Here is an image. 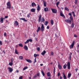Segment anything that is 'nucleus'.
Returning a JSON list of instances; mask_svg holds the SVG:
<instances>
[{
	"label": "nucleus",
	"mask_w": 79,
	"mask_h": 79,
	"mask_svg": "<svg viewBox=\"0 0 79 79\" xmlns=\"http://www.w3.org/2000/svg\"><path fill=\"white\" fill-rule=\"evenodd\" d=\"M51 10L52 11L53 13H55V14H56L57 13V10L55 9H51Z\"/></svg>",
	"instance_id": "obj_1"
},
{
	"label": "nucleus",
	"mask_w": 79,
	"mask_h": 79,
	"mask_svg": "<svg viewBox=\"0 0 79 79\" xmlns=\"http://www.w3.org/2000/svg\"><path fill=\"white\" fill-rule=\"evenodd\" d=\"M44 29H45V27H44V25L43 24H42L41 27V32H44Z\"/></svg>",
	"instance_id": "obj_2"
},
{
	"label": "nucleus",
	"mask_w": 79,
	"mask_h": 79,
	"mask_svg": "<svg viewBox=\"0 0 79 79\" xmlns=\"http://www.w3.org/2000/svg\"><path fill=\"white\" fill-rule=\"evenodd\" d=\"M75 43V42H74V41H73V42L72 44L70 45L69 46V48L71 49V48H73V47H74V44Z\"/></svg>",
	"instance_id": "obj_3"
},
{
	"label": "nucleus",
	"mask_w": 79,
	"mask_h": 79,
	"mask_svg": "<svg viewBox=\"0 0 79 79\" xmlns=\"http://www.w3.org/2000/svg\"><path fill=\"white\" fill-rule=\"evenodd\" d=\"M39 17L38 18V22L40 23L41 21V18H42V15L41 14H40V15L38 16Z\"/></svg>",
	"instance_id": "obj_4"
},
{
	"label": "nucleus",
	"mask_w": 79,
	"mask_h": 79,
	"mask_svg": "<svg viewBox=\"0 0 79 79\" xmlns=\"http://www.w3.org/2000/svg\"><path fill=\"white\" fill-rule=\"evenodd\" d=\"M67 68L68 69H71V67H70V62H68L67 64Z\"/></svg>",
	"instance_id": "obj_5"
},
{
	"label": "nucleus",
	"mask_w": 79,
	"mask_h": 79,
	"mask_svg": "<svg viewBox=\"0 0 79 79\" xmlns=\"http://www.w3.org/2000/svg\"><path fill=\"white\" fill-rule=\"evenodd\" d=\"M7 69H9V71L10 73H12V71H13V68L11 67H8L7 68Z\"/></svg>",
	"instance_id": "obj_6"
},
{
	"label": "nucleus",
	"mask_w": 79,
	"mask_h": 79,
	"mask_svg": "<svg viewBox=\"0 0 79 79\" xmlns=\"http://www.w3.org/2000/svg\"><path fill=\"white\" fill-rule=\"evenodd\" d=\"M65 21L67 23H71V21L69 19H66L65 20Z\"/></svg>",
	"instance_id": "obj_7"
},
{
	"label": "nucleus",
	"mask_w": 79,
	"mask_h": 79,
	"mask_svg": "<svg viewBox=\"0 0 79 79\" xmlns=\"http://www.w3.org/2000/svg\"><path fill=\"white\" fill-rule=\"evenodd\" d=\"M40 6L39 5V4L37 5V10L38 11H39L40 10Z\"/></svg>",
	"instance_id": "obj_8"
},
{
	"label": "nucleus",
	"mask_w": 79,
	"mask_h": 79,
	"mask_svg": "<svg viewBox=\"0 0 79 79\" xmlns=\"http://www.w3.org/2000/svg\"><path fill=\"white\" fill-rule=\"evenodd\" d=\"M19 24L18 23V22L17 21H15L14 22V26H18Z\"/></svg>",
	"instance_id": "obj_9"
},
{
	"label": "nucleus",
	"mask_w": 79,
	"mask_h": 79,
	"mask_svg": "<svg viewBox=\"0 0 79 79\" xmlns=\"http://www.w3.org/2000/svg\"><path fill=\"white\" fill-rule=\"evenodd\" d=\"M72 55L73 54H72V53L70 52V53L69 55V58L70 60H71V56H72Z\"/></svg>",
	"instance_id": "obj_10"
},
{
	"label": "nucleus",
	"mask_w": 79,
	"mask_h": 79,
	"mask_svg": "<svg viewBox=\"0 0 79 79\" xmlns=\"http://www.w3.org/2000/svg\"><path fill=\"white\" fill-rule=\"evenodd\" d=\"M23 48L24 49V50H28V47L26 45H25L24 46V47H23Z\"/></svg>",
	"instance_id": "obj_11"
},
{
	"label": "nucleus",
	"mask_w": 79,
	"mask_h": 79,
	"mask_svg": "<svg viewBox=\"0 0 79 79\" xmlns=\"http://www.w3.org/2000/svg\"><path fill=\"white\" fill-rule=\"evenodd\" d=\"M46 53V51H45V50H44L43 51V52L41 53V55H45V54Z\"/></svg>",
	"instance_id": "obj_12"
},
{
	"label": "nucleus",
	"mask_w": 79,
	"mask_h": 79,
	"mask_svg": "<svg viewBox=\"0 0 79 79\" xmlns=\"http://www.w3.org/2000/svg\"><path fill=\"white\" fill-rule=\"evenodd\" d=\"M3 19H4L3 18H0V22L1 23H3Z\"/></svg>",
	"instance_id": "obj_13"
},
{
	"label": "nucleus",
	"mask_w": 79,
	"mask_h": 79,
	"mask_svg": "<svg viewBox=\"0 0 79 79\" xmlns=\"http://www.w3.org/2000/svg\"><path fill=\"white\" fill-rule=\"evenodd\" d=\"M31 6L32 7H34L35 6H36V4L34 2H33L31 3Z\"/></svg>",
	"instance_id": "obj_14"
},
{
	"label": "nucleus",
	"mask_w": 79,
	"mask_h": 79,
	"mask_svg": "<svg viewBox=\"0 0 79 79\" xmlns=\"http://www.w3.org/2000/svg\"><path fill=\"white\" fill-rule=\"evenodd\" d=\"M47 75L48 77H50L51 76V73H50V72H48L47 73Z\"/></svg>",
	"instance_id": "obj_15"
},
{
	"label": "nucleus",
	"mask_w": 79,
	"mask_h": 79,
	"mask_svg": "<svg viewBox=\"0 0 79 79\" xmlns=\"http://www.w3.org/2000/svg\"><path fill=\"white\" fill-rule=\"evenodd\" d=\"M69 19L73 23V16H70Z\"/></svg>",
	"instance_id": "obj_16"
},
{
	"label": "nucleus",
	"mask_w": 79,
	"mask_h": 79,
	"mask_svg": "<svg viewBox=\"0 0 79 79\" xmlns=\"http://www.w3.org/2000/svg\"><path fill=\"white\" fill-rule=\"evenodd\" d=\"M60 16H62V17H64V18H65V16H64V15L62 13V12H60Z\"/></svg>",
	"instance_id": "obj_17"
},
{
	"label": "nucleus",
	"mask_w": 79,
	"mask_h": 79,
	"mask_svg": "<svg viewBox=\"0 0 79 79\" xmlns=\"http://www.w3.org/2000/svg\"><path fill=\"white\" fill-rule=\"evenodd\" d=\"M44 11H48V8L47 7L44 8Z\"/></svg>",
	"instance_id": "obj_18"
},
{
	"label": "nucleus",
	"mask_w": 79,
	"mask_h": 79,
	"mask_svg": "<svg viewBox=\"0 0 79 79\" xmlns=\"http://www.w3.org/2000/svg\"><path fill=\"white\" fill-rule=\"evenodd\" d=\"M35 9L32 8L31 9V11L33 12H35Z\"/></svg>",
	"instance_id": "obj_19"
},
{
	"label": "nucleus",
	"mask_w": 79,
	"mask_h": 79,
	"mask_svg": "<svg viewBox=\"0 0 79 79\" xmlns=\"http://www.w3.org/2000/svg\"><path fill=\"white\" fill-rule=\"evenodd\" d=\"M43 2H44V6H47V3L45 1H44Z\"/></svg>",
	"instance_id": "obj_20"
},
{
	"label": "nucleus",
	"mask_w": 79,
	"mask_h": 79,
	"mask_svg": "<svg viewBox=\"0 0 79 79\" xmlns=\"http://www.w3.org/2000/svg\"><path fill=\"white\" fill-rule=\"evenodd\" d=\"M7 6H11V3H10V2L9 1L7 3Z\"/></svg>",
	"instance_id": "obj_21"
},
{
	"label": "nucleus",
	"mask_w": 79,
	"mask_h": 79,
	"mask_svg": "<svg viewBox=\"0 0 79 79\" xmlns=\"http://www.w3.org/2000/svg\"><path fill=\"white\" fill-rule=\"evenodd\" d=\"M58 67L59 69H62V67H61V66L60 64H58Z\"/></svg>",
	"instance_id": "obj_22"
},
{
	"label": "nucleus",
	"mask_w": 79,
	"mask_h": 79,
	"mask_svg": "<svg viewBox=\"0 0 79 79\" xmlns=\"http://www.w3.org/2000/svg\"><path fill=\"white\" fill-rule=\"evenodd\" d=\"M40 30V27H38V29L36 31L37 32H39Z\"/></svg>",
	"instance_id": "obj_23"
},
{
	"label": "nucleus",
	"mask_w": 79,
	"mask_h": 79,
	"mask_svg": "<svg viewBox=\"0 0 79 79\" xmlns=\"http://www.w3.org/2000/svg\"><path fill=\"white\" fill-rule=\"evenodd\" d=\"M51 23L52 25H53V24H54V22L53 21V19H51Z\"/></svg>",
	"instance_id": "obj_24"
},
{
	"label": "nucleus",
	"mask_w": 79,
	"mask_h": 79,
	"mask_svg": "<svg viewBox=\"0 0 79 79\" xmlns=\"http://www.w3.org/2000/svg\"><path fill=\"white\" fill-rule=\"evenodd\" d=\"M64 79H66V76L65 75L64 73H63Z\"/></svg>",
	"instance_id": "obj_25"
},
{
	"label": "nucleus",
	"mask_w": 79,
	"mask_h": 79,
	"mask_svg": "<svg viewBox=\"0 0 79 79\" xmlns=\"http://www.w3.org/2000/svg\"><path fill=\"white\" fill-rule=\"evenodd\" d=\"M26 60L27 61V62H28V63H32V62L31 60H30L26 59Z\"/></svg>",
	"instance_id": "obj_26"
},
{
	"label": "nucleus",
	"mask_w": 79,
	"mask_h": 79,
	"mask_svg": "<svg viewBox=\"0 0 79 79\" xmlns=\"http://www.w3.org/2000/svg\"><path fill=\"white\" fill-rule=\"evenodd\" d=\"M71 73H69L68 75V78H70V77H71Z\"/></svg>",
	"instance_id": "obj_27"
},
{
	"label": "nucleus",
	"mask_w": 79,
	"mask_h": 79,
	"mask_svg": "<svg viewBox=\"0 0 79 79\" xmlns=\"http://www.w3.org/2000/svg\"><path fill=\"white\" fill-rule=\"evenodd\" d=\"M67 67V64H65L64 65L63 68L64 69H66Z\"/></svg>",
	"instance_id": "obj_28"
},
{
	"label": "nucleus",
	"mask_w": 79,
	"mask_h": 79,
	"mask_svg": "<svg viewBox=\"0 0 79 79\" xmlns=\"http://www.w3.org/2000/svg\"><path fill=\"white\" fill-rule=\"evenodd\" d=\"M15 53H16V54H18L19 53V52H18V51L17 50V49H15Z\"/></svg>",
	"instance_id": "obj_29"
},
{
	"label": "nucleus",
	"mask_w": 79,
	"mask_h": 79,
	"mask_svg": "<svg viewBox=\"0 0 79 79\" xmlns=\"http://www.w3.org/2000/svg\"><path fill=\"white\" fill-rule=\"evenodd\" d=\"M28 68V67L27 66L25 67L24 68H23V71H24V70H26V69H27Z\"/></svg>",
	"instance_id": "obj_30"
},
{
	"label": "nucleus",
	"mask_w": 79,
	"mask_h": 79,
	"mask_svg": "<svg viewBox=\"0 0 79 79\" xmlns=\"http://www.w3.org/2000/svg\"><path fill=\"white\" fill-rule=\"evenodd\" d=\"M44 21H45V19H44V17H42L41 22L42 23V22H44Z\"/></svg>",
	"instance_id": "obj_31"
},
{
	"label": "nucleus",
	"mask_w": 79,
	"mask_h": 79,
	"mask_svg": "<svg viewBox=\"0 0 79 79\" xmlns=\"http://www.w3.org/2000/svg\"><path fill=\"white\" fill-rule=\"evenodd\" d=\"M41 73L43 76H45V73L43 72V70L41 71Z\"/></svg>",
	"instance_id": "obj_32"
},
{
	"label": "nucleus",
	"mask_w": 79,
	"mask_h": 79,
	"mask_svg": "<svg viewBox=\"0 0 79 79\" xmlns=\"http://www.w3.org/2000/svg\"><path fill=\"white\" fill-rule=\"evenodd\" d=\"M19 58L20 60H23V57L21 56H20Z\"/></svg>",
	"instance_id": "obj_33"
},
{
	"label": "nucleus",
	"mask_w": 79,
	"mask_h": 79,
	"mask_svg": "<svg viewBox=\"0 0 79 79\" xmlns=\"http://www.w3.org/2000/svg\"><path fill=\"white\" fill-rule=\"evenodd\" d=\"M37 56H39V55L37 54H34V57H35V58H36V57H37Z\"/></svg>",
	"instance_id": "obj_34"
},
{
	"label": "nucleus",
	"mask_w": 79,
	"mask_h": 79,
	"mask_svg": "<svg viewBox=\"0 0 79 79\" xmlns=\"http://www.w3.org/2000/svg\"><path fill=\"white\" fill-rule=\"evenodd\" d=\"M48 23V21H46L44 23V24L45 26H47V24Z\"/></svg>",
	"instance_id": "obj_35"
},
{
	"label": "nucleus",
	"mask_w": 79,
	"mask_h": 79,
	"mask_svg": "<svg viewBox=\"0 0 79 79\" xmlns=\"http://www.w3.org/2000/svg\"><path fill=\"white\" fill-rule=\"evenodd\" d=\"M72 13L73 14V17H75V16H76V15H75V13H74V11H73L72 12Z\"/></svg>",
	"instance_id": "obj_36"
},
{
	"label": "nucleus",
	"mask_w": 79,
	"mask_h": 79,
	"mask_svg": "<svg viewBox=\"0 0 79 79\" xmlns=\"http://www.w3.org/2000/svg\"><path fill=\"white\" fill-rule=\"evenodd\" d=\"M31 13H29L27 15V18H30V15H31Z\"/></svg>",
	"instance_id": "obj_37"
},
{
	"label": "nucleus",
	"mask_w": 79,
	"mask_h": 79,
	"mask_svg": "<svg viewBox=\"0 0 79 79\" xmlns=\"http://www.w3.org/2000/svg\"><path fill=\"white\" fill-rule=\"evenodd\" d=\"M19 47H23V44H19Z\"/></svg>",
	"instance_id": "obj_38"
},
{
	"label": "nucleus",
	"mask_w": 79,
	"mask_h": 79,
	"mask_svg": "<svg viewBox=\"0 0 79 79\" xmlns=\"http://www.w3.org/2000/svg\"><path fill=\"white\" fill-rule=\"evenodd\" d=\"M74 23H73H73L71 25V27L72 28L74 27Z\"/></svg>",
	"instance_id": "obj_39"
},
{
	"label": "nucleus",
	"mask_w": 79,
	"mask_h": 79,
	"mask_svg": "<svg viewBox=\"0 0 79 79\" xmlns=\"http://www.w3.org/2000/svg\"><path fill=\"white\" fill-rule=\"evenodd\" d=\"M64 9L65 10H66V11H69V9H68V8L67 7H65Z\"/></svg>",
	"instance_id": "obj_40"
},
{
	"label": "nucleus",
	"mask_w": 79,
	"mask_h": 79,
	"mask_svg": "<svg viewBox=\"0 0 79 79\" xmlns=\"http://www.w3.org/2000/svg\"><path fill=\"white\" fill-rule=\"evenodd\" d=\"M29 42V40H27V41L26 42H25V44H27Z\"/></svg>",
	"instance_id": "obj_41"
},
{
	"label": "nucleus",
	"mask_w": 79,
	"mask_h": 79,
	"mask_svg": "<svg viewBox=\"0 0 79 79\" xmlns=\"http://www.w3.org/2000/svg\"><path fill=\"white\" fill-rule=\"evenodd\" d=\"M11 6H8L6 7L7 9H11Z\"/></svg>",
	"instance_id": "obj_42"
},
{
	"label": "nucleus",
	"mask_w": 79,
	"mask_h": 79,
	"mask_svg": "<svg viewBox=\"0 0 79 79\" xmlns=\"http://www.w3.org/2000/svg\"><path fill=\"white\" fill-rule=\"evenodd\" d=\"M34 64H35V63H36L37 62V60H36V57H35L34 60Z\"/></svg>",
	"instance_id": "obj_43"
},
{
	"label": "nucleus",
	"mask_w": 79,
	"mask_h": 79,
	"mask_svg": "<svg viewBox=\"0 0 79 79\" xmlns=\"http://www.w3.org/2000/svg\"><path fill=\"white\" fill-rule=\"evenodd\" d=\"M60 75H61V74H60V72H59L57 74L58 77H59V76H60Z\"/></svg>",
	"instance_id": "obj_44"
},
{
	"label": "nucleus",
	"mask_w": 79,
	"mask_h": 79,
	"mask_svg": "<svg viewBox=\"0 0 79 79\" xmlns=\"http://www.w3.org/2000/svg\"><path fill=\"white\" fill-rule=\"evenodd\" d=\"M9 65L10 66H12L13 65V62H10L9 63Z\"/></svg>",
	"instance_id": "obj_45"
},
{
	"label": "nucleus",
	"mask_w": 79,
	"mask_h": 79,
	"mask_svg": "<svg viewBox=\"0 0 79 79\" xmlns=\"http://www.w3.org/2000/svg\"><path fill=\"white\" fill-rule=\"evenodd\" d=\"M38 77H40V73H38L36 74Z\"/></svg>",
	"instance_id": "obj_46"
},
{
	"label": "nucleus",
	"mask_w": 79,
	"mask_h": 79,
	"mask_svg": "<svg viewBox=\"0 0 79 79\" xmlns=\"http://www.w3.org/2000/svg\"><path fill=\"white\" fill-rule=\"evenodd\" d=\"M75 3L76 5H77V0H75Z\"/></svg>",
	"instance_id": "obj_47"
},
{
	"label": "nucleus",
	"mask_w": 79,
	"mask_h": 79,
	"mask_svg": "<svg viewBox=\"0 0 79 79\" xmlns=\"http://www.w3.org/2000/svg\"><path fill=\"white\" fill-rule=\"evenodd\" d=\"M20 20H23V21H24L25 20V18H21L20 19Z\"/></svg>",
	"instance_id": "obj_48"
},
{
	"label": "nucleus",
	"mask_w": 79,
	"mask_h": 79,
	"mask_svg": "<svg viewBox=\"0 0 79 79\" xmlns=\"http://www.w3.org/2000/svg\"><path fill=\"white\" fill-rule=\"evenodd\" d=\"M54 73L55 74V67H54Z\"/></svg>",
	"instance_id": "obj_49"
},
{
	"label": "nucleus",
	"mask_w": 79,
	"mask_h": 79,
	"mask_svg": "<svg viewBox=\"0 0 79 79\" xmlns=\"http://www.w3.org/2000/svg\"><path fill=\"white\" fill-rule=\"evenodd\" d=\"M60 4V2H56V5H58Z\"/></svg>",
	"instance_id": "obj_50"
},
{
	"label": "nucleus",
	"mask_w": 79,
	"mask_h": 79,
	"mask_svg": "<svg viewBox=\"0 0 79 79\" xmlns=\"http://www.w3.org/2000/svg\"><path fill=\"white\" fill-rule=\"evenodd\" d=\"M37 74H35V76L34 77V78H35V77H37Z\"/></svg>",
	"instance_id": "obj_51"
},
{
	"label": "nucleus",
	"mask_w": 79,
	"mask_h": 79,
	"mask_svg": "<svg viewBox=\"0 0 79 79\" xmlns=\"http://www.w3.org/2000/svg\"><path fill=\"white\" fill-rule=\"evenodd\" d=\"M37 50L38 51H40V48H37Z\"/></svg>",
	"instance_id": "obj_52"
},
{
	"label": "nucleus",
	"mask_w": 79,
	"mask_h": 79,
	"mask_svg": "<svg viewBox=\"0 0 79 79\" xmlns=\"http://www.w3.org/2000/svg\"><path fill=\"white\" fill-rule=\"evenodd\" d=\"M51 53L52 55H54V53H53V52H52Z\"/></svg>",
	"instance_id": "obj_53"
},
{
	"label": "nucleus",
	"mask_w": 79,
	"mask_h": 79,
	"mask_svg": "<svg viewBox=\"0 0 79 79\" xmlns=\"http://www.w3.org/2000/svg\"><path fill=\"white\" fill-rule=\"evenodd\" d=\"M69 16H72V14L71 13H69Z\"/></svg>",
	"instance_id": "obj_54"
},
{
	"label": "nucleus",
	"mask_w": 79,
	"mask_h": 79,
	"mask_svg": "<svg viewBox=\"0 0 79 79\" xmlns=\"http://www.w3.org/2000/svg\"><path fill=\"white\" fill-rule=\"evenodd\" d=\"M19 79H23V76H21L19 77Z\"/></svg>",
	"instance_id": "obj_55"
},
{
	"label": "nucleus",
	"mask_w": 79,
	"mask_h": 79,
	"mask_svg": "<svg viewBox=\"0 0 79 79\" xmlns=\"http://www.w3.org/2000/svg\"><path fill=\"white\" fill-rule=\"evenodd\" d=\"M4 36H5V37H6V32H4Z\"/></svg>",
	"instance_id": "obj_56"
},
{
	"label": "nucleus",
	"mask_w": 79,
	"mask_h": 79,
	"mask_svg": "<svg viewBox=\"0 0 79 79\" xmlns=\"http://www.w3.org/2000/svg\"><path fill=\"white\" fill-rule=\"evenodd\" d=\"M29 40V42H32V40L31 39H30Z\"/></svg>",
	"instance_id": "obj_57"
},
{
	"label": "nucleus",
	"mask_w": 79,
	"mask_h": 79,
	"mask_svg": "<svg viewBox=\"0 0 79 79\" xmlns=\"http://www.w3.org/2000/svg\"><path fill=\"white\" fill-rule=\"evenodd\" d=\"M0 45H2V41L0 40Z\"/></svg>",
	"instance_id": "obj_58"
},
{
	"label": "nucleus",
	"mask_w": 79,
	"mask_h": 79,
	"mask_svg": "<svg viewBox=\"0 0 79 79\" xmlns=\"http://www.w3.org/2000/svg\"><path fill=\"white\" fill-rule=\"evenodd\" d=\"M75 70L76 71V72H77V71H78V69H75Z\"/></svg>",
	"instance_id": "obj_59"
},
{
	"label": "nucleus",
	"mask_w": 79,
	"mask_h": 79,
	"mask_svg": "<svg viewBox=\"0 0 79 79\" xmlns=\"http://www.w3.org/2000/svg\"><path fill=\"white\" fill-rule=\"evenodd\" d=\"M49 28H50V27H49V26H47V29H49Z\"/></svg>",
	"instance_id": "obj_60"
},
{
	"label": "nucleus",
	"mask_w": 79,
	"mask_h": 79,
	"mask_svg": "<svg viewBox=\"0 0 79 79\" xmlns=\"http://www.w3.org/2000/svg\"><path fill=\"white\" fill-rule=\"evenodd\" d=\"M8 16H5V18L6 19V18H8Z\"/></svg>",
	"instance_id": "obj_61"
},
{
	"label": "nucleus",
	"mask_w": 79,
	"mask_h": 79,
	"mask_svg": "<svg viewBox=\"0 0 79 79\" xmlns=\"http://www.w3.org/2000/svg\"><path fill=\"white\" fill-rule=\"evenodd\" d=\"M35 41L37 42V38H35Z\"/></svg>",
	"instance_id": "obj_62"
},
{
	"label": "nucleus",
	"mask_w": 79,
	"mask_h": 79,
	"mask_svg": "<svg viewBox=\"0 0 79 79\" xmlns=\"http://www.w3.org/2000/svg\"><path fill=\"white\" fill-rule=\"evenodd\" d=\"M74 37H77V35H74Z\"/></svg>",
	"instance_id": "obj_63"
},
{
	"label": "nucleus",
	"mask_w": 79,
	"mask_h": 79,
	"mask_svg": "<svg viewBox=\"0 0 79 79\" xmlns=\"http://www.w3.org/2000/svg\"><path fill=\"white\" fill-rule=\"evenodd\" d=\"M62 78H63V77L61 76H60V79H62Z\"/></svg>",
	"instance_id": "obj_64"
}]
</instances>
